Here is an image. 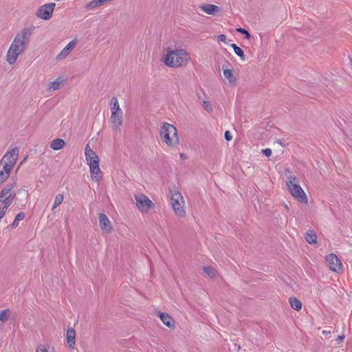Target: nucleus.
Masks as SVG:
<instances>
[{"mask_svg":"<svg viewBox=\"0 0 352 352\" xmlns=\"http://www.w3.org/2000/svg\"><path fill=\"white\" fill-rule=\"evenodd\" d=\"M31 34V30L24 28L16 35L6 54V60L10 65L14 64L18 57L25 52L29 45Z\"/></svg>","mask_w":352,"mask_h":352,"instance_id":"obj_1","label":"nucleus"},{"mask_svg":"<svg viewBox=\"0 0 352 352\" xmlns=\"http://www.w3.org/2000/svg\"><path fill=\"white\" fill-rule=\"evenodd\" d=\"M190 60V55L184 48L168 47L162 59L163 63L169 67L179 68L187 65Z\"/></svg>","mask_w":352,"mask_h":352,"instance_id":"obj_2","label":"nucleus"},{"mask_svg":"<svg viewBox=\"0 0 352 352\" xmlns=\"http://www.w3.org/2000/svg\"><path fill=\"white\" fill-rule=\"evenodd\" d=\"M160 136L162 143L168 148L178 146L179 139L176 127L168 122H164L160 129Z\"/></svg>","mask_w":352,"mask_h":352,"instance_id":"obj_3","label":"nucleus"},{"mask_svg":"<svg viewBox=\"0 0 352 352\" xmlns=\"http://www.w3.org/2000/svg\"><path fill=\"white\" fill-rule=\"evenodd\" d=\"M285 174L287 175L286 185L289 192L298 201L307 204L308 203V198L303 189L298 184L296 177L292 175L288 169L285 170Z\"/></svg>","mask_w":352,"mask_h":352,"instance_id":"obj_4","label":"nucleus"},{"mask_svg":"<svg viewBox=\"0 0 352 352\" xmlns=\"http://www.w3.org/2000/svg\"><path fill=\"white\" fill-rule=\"evenodd\" d=\"M170 204L175 214L179 217H184L186 212L184 208L185 201L182 193L176 188L170 190Z\"/></svg>","mask_w":352,"mask_h":352,"instance_id":"obj_5","label":"nucleus"},{"mask_svg":"<svg viewBox=\"0 0 352 352\" xmlns=\"http://www.w3.org/2000/svg\"><path fill=\"white\" fill-rule=\"evenodd\" d=\"M19 154L18 147L13 148L11 151L6 153L0 161V167L8 170H12L16 164Z\"/></svg>","mask_w":352,"mask_h":352,"instance_id":"obj_6","label":"nucleus"},{"mask_svg":"<svg viewBox=\"0 0 352 352\" xmlns=\"http://www.w3.org/2000/svg\"><path fill=\"white\" fill-rule=\"evenodd\" d=\"M15 184H8L0 192V204L8 208L14 201L16 193L13 191Z\"/></svg>","mask_w":352,"mask_h":352,"instance_id":"obj_7","label":"nucleus"},{"mask_svg":"<svg viewBox=\"0 0 352 352\" xmlns=\"http://www.w3.org/2000/svg\"><path fill=\"white\" fill-rule=\"evenodd\" d=\"M136 206L142 212H147L151 208L154 207L153 201L146 195L139 193L135 195Z\"/></svg>","mask_w":352,"mask_h":352,"instance_id":"obj_8","label":"nucleus"},{"mask_svg":"<svg viewBox=\"0 0 352 352\" xmlns=\"http://www.w3.org/2000/svg\"><path fill=\"white\" fill-rule=\"evenodd\" d=\"M56 4L50 3L41 6L36 11V15L38 18L47 21L52 18Z\"/></svg>","mask_w":352,"mask_h":352,"instance_id":"obj_9","label":"nucleus"},{"mask_svg":"<svg viewBox=\"0 0 352 352\" xmlns=\"http://www.w3.org/2000/svg\"><path fill=\"white\" fill-rule=\"evenodd\" d=\"M326 261L331 271L336 273H340L343 271L342 263L335 254L327 255L326 256Z\"/></svg>","mask_w":352,"mask_h":352,"instance_id":"obj_10","label":"nucleus"},{"mask_svg":"<svg viewBox=\"0 0 352 352\" xmlns=\"http://www.w3.org/2000/svg\"><path fill=\"white\" fill-rule=\"evenodd\" d=\"M85 154L86 161L89 166L90 164H99L100 160L96 153L93 151L89 144H87L85 148Z\"/></svg>","mask_w":352,"mask_h":352,"instance_id":"obj_11","label":"nucleus"},{"mask_svg":"<svg viewBox=\"0 0 352 352\" xmlns=\"http://www.w3.org/2000/svg\"><path fill=\"white\" fill-rule=\"evenodd\" d=\"M76 43L77 41L76 40H72V41H70L57 55L56 59L63 60L65 58L70 54L72 50L75 47Z\"/></svg>","mask_w":352,"mask_h":352,"instance_id":"obj_12","label":"nucleus"},{"mask_svg":"<svg viewBox=\"0 0 352 352\" xmlns=\"http://www.w3.org/2000/svg\"><path fill=\"white\" fill-rule=\"evenodd\" d=\"M98 219L100 228L102 230H105L107 233L111 232L112 227L111 226V222L107 215L103 213H100Z\"/></svg>","mask_w":352,"mask_h":352,"instance_id":"obj_13","label":"nucleus"},{"mask_svg":"<svg viewBox=\"0 0 352 352\" xmlns=\"http://www.w3.org/2000/svg\"><path fill=\"white\" fill-rule=\"evenodd\" d=\"M91 177L96 182H100L102 179V171L99 167V164H93L89 165Z\"/></svg>","mask_w":352,"mask_h":352,"instance_id":"obj_14","label":"nucleus"},{"mask_svg":"<svg viewBox=\"0 0 352 352\" xmlns=\"http://www.w3.org/2000/svg\"><path fill=\"white\" fill-rule=\"evenodd\" d=\"M111 120L114 129H118L122 124V111H112Z\"/></svg>","mask_w":352,"mask_h":352,"instance_id":"obj_15","label":"nucleus"},{"mask_svg":"<svg viewBox=\"0 0 352 352\" xmlns=\"http://www.w3.org/2000/svg\"><path fill=\"white\" fill-rule=\"evenodd\" d=\"M157 316L160 317L162 322L170 329L175 328V322L173 318L168 314L158 312Z\"/></svg>","mask_w":352,"mask_h":352,"instance_id":"obj_16","label":"nucleus"},{"mask_svg":"<svg viewBox=\"0 0 352 352\" xmlns=\"http://www.w3.org/2000/svg\"><path fill=\"white\" fill-rule=\"evenodd\" d=\"M66 339L68 347L74 349L76 344V332L73 328H69L66 333Z\"/></svg>","mask_w":352,"mask_h":352,"instance_id":"obj_17","label":"nucleus"},{"mask_svg":"<svg viewBox=\"0 0 352 352\" xmlns=\"http://www.w3.org/2000/svg\"><path fill=\"white\" fill-rule=\"evenodd\" d=\"M223 73L224 77L229 81L230 84H234L236 82V78L234 76L232 69L225 68L224 66H223Z\"/></svg>","mask_w":352,"mask_h":352,"instance_id":"obj_18","label":"nucleus"},{"mask_svg":"<svg viewBox=\"0 0 352 352\" xmlns=\"http://www.w3.org/2000/svg\"><path fill=\"white\" fill-rule=\"evenodd\" d=\"M200 8L208 14H214L219 10L217 6L212 4H205L200 6Z\"/></svg>","mask_w":352,"mask_h":352,"instance_id":"obj_19","label":"nucleus"},{"mask_svg":"<svg viewBox=\"0 0 352 352\" xmlns=\"http://www.w3.org/2000/svg\"><path fill=\"white\" fill-rule=\"evenodd\" d=\"M62 82L63 79L61 78H58L56 80L50 82L47 85V90L48 91H54L58 90L60 89Z\"/></svg>","mask_w":352,"mask_h":352,"instance_id":"obj_20","label":"nucleus"},{"mask_svg":"<svg viewBox=\"0 0 352 352\" xmlns=\"http://www.w3.org/2000/svg\"><path fill=\"white\" fill-rule=\"evenodd\" d=\"M65 145V142L61 138H56L52 141L50 147L56 151L63 148Z\"/></svg>","mask_w":352,"mask_h":352,"instance_id":"obj_21","label":"nucleus"},{"mask_svg":"<svg viewBox=\"0 0 352 352\" xmlns=\"http://www.w3.org/2000/svg\"><path fill=\"white\" fill-rule=\"evenodd\" d=\"M305 239L307 243H309V244H314V243H316L317 242L316 234L311 230H309L307 232V233H306V234L305 236Z\"/></svg>","mask_w":352,"mask_h":352,"instance_id":"obj_22","label":"nucleus"},{"mask_svg":"<svg viewBox=\"0 0 352 352\" xmlns=\"http://www.w3.org/2000/svg\"><path fill=\"white\" fill-rule=\"evenodd\" d=\"M291 307L296 311H300L302 309L301 302L296 298H290L289 299Z\"/></svg>","mask_w":352,"mask_h":352,"instance_id":"obj_23","label":"nucleus"},{"mask_svg":"<svg viewBox=\"0 0 352 352\" xmlns=\"http://www.w3.org/2000/svg\"><path fill=\"white\" fill-rule=\"evenodd\" d=\"M11 170L3 169V167H0V184L3 183L10 176Z\"/></svg>","mask_w":352,"mask_h":352,"instance_id":"obj_24","label":"nucleus"},{"mask_svg":"<svg viewBox=\"0 0 352 352\" xmlns=\"http://www.w3.org/2000/svg\"><path fill=\"white\" fill-rule=\"evenodd\" d=\"M231 47L233 48V50L234 51V53L238 56H239L242 60H245V55H244L243 50L241 47H239V46H237L234 43H232L231 45Z\"/></svg>","mask_w":352,"mask_h":352,"instance_id":"obj_25","label":"nucleus"},{"mask_svg":"<svg viewBox=\"0 0 352 352\" xmlns=\"http://www.w3.org/2000/svg\"><path fill=\"white\" fill-rule=\"evenodd\" d=\"M10 315V311L9 309H4L0 311V321L2 322H6L8 320V318Z\"/></svg>","mask_w":352,"mask_h":352,"instance_id":"obj_26","label":"nucleus"},{"mask_svg":"<svg viewBox=\"0 0 352 352\" xmlns=\"http://www.w3.org/2000/svg\"><path fill=\"white\" fill-rule=\"evenodd\" d=\"M25 213L24 212H19L16 214L15 217L14 222L11 224V227L12 228H15L18 226L19 222L21 220H23L25 218Z\"/></svg>","mask_w":352,"mask_h":352,"instance_id":"obj_27","label":"nucleus"},{"mask_svg":"<svg viewBox=\"0 0 352 352\" xmlns=\"http://www.w3.org/2000/svg\"><path fill=\"white\" fill-rule=\"evenodd\" d=\"M109 108L111 110H120L118 100L116 97H113L109 102Z\"/></svg>","mask_w":352,"mask_h":352,"instance_id":"obj_28","label":"nucleus"},{"mask_svg":"<svg viewBox=\"0 0 352 352\" xmlns=\"http://www.w3.org/2000/svg\"><path fill=\"white\" fill-rule=\"evenodd\" d=\"M63 199H64V197H63V194H58L55 197V200H54V202L52 209L54 210L56 207H58L59 205H60L62 204V202L63 201Z\"/></svg>","mask_w":352,"mask_h":352,"instance_id":"obj_29","label":"nucleus"},{"mask_svg":"<svg viewBox=\"0 0 352 352\" xmlns=\"http://www.w3.org/2000/svg\"><path fill=\"white\" fill-rule=\"evenodd\" d=\"M204 271L206 273L210 278H214L217 276V270L212 267H204Z\"/></svg>","mask_w":352,"mask_h":352,"instance_id":"obj_30","label":"nucleus"},{"mask_svg":"<svg viewBox=\"0 0 352 352\" xmlns=\"http://www.w3.org/2000/svg\"><path fill=\"white\" fill-rule=\"evenodd\" d=\"M236 31L238 32H240V33L244 34L245 38L248 39L250 38V37H251L250 33L244 28H237Z\"/></svg>","mask_w":352,"mask_h":352,"instance_id":"obj_31","label":"nucleus"},{"mask_svg":"<svg viewBox=\"0 0 352 352\" xmlns=\"http://www.w3.org/2000/svg\"><path fill=\"white\" fill-rule=\"evenodd\" d=\"M8 208L5 206H0V220L6 214Z\"/></svg>","mask_w":352,"mask_h":352,"instance_id":"obj_32","label":"nucleus"},{"mask_svg":"<svg viewBox=\"0 0 352 352\" xmlns=\"http://www.w3.org/2000/svg\"><path fill=\"white\" fill-rule=\"evenodd\" d=\"M36 352H48L45 345L40 344L37 346Z\"/></svg>","mask_w":352,"mask_h":352,"instance_id":"obj_33","label":"nucleus"},{"mask_svg":"<svg viewBox=\"0 0 352 352\" xmlns=\"http://www.w3.org/2000/svg\"><path fill=\"white\" fill-rule=\"evenodd\" d=\"M262 153L267 157H270L272 155V150L270 148L263 149Z\"/></svg>","mask_w":352,"mask_h":352,"instance_id":"obj_34","label":"nucleus"},{"mask_svg":"<svg viewBox=\"0 0 352 352\" xmlns=\"http://www.w3.org/2000/svg\"><path fill=\"white\" fill-rule=\"evenodd\" d=\"M226 36L225 34H220L218 36L217 40L221 42H226Z\"/></svg>","mask_w":352,"mask_h":352,"instance_id":"obj_35","label":"nucleus"},{"mask_svg":"<svg viewBox=\"0 0 352 352\" xmlns=\"http://www.w3.org/2000/svg\"><path fill=\"white\" fill-rule=\"evenodd\" d=\"M225 138L227 141H230L232 139V136L230 134V131H226L225 132Z\"/></svg>","mask_w":352,"mask_h":352,"instance_id":"obj_36","label":"nucleus"},{"mask_svg":"<svg viewBox=\"0 0 352 352\" xmlns=\"http://www.w3.org/2000/svg\"><path fill=\"white\" fill-rule=\"evenodd\" d=\"M203 105H204V107L205 109H208V108H210V103L208 101H204V103H203Z\"/></svg>","mask_w":352,"mask_h":352,"instance_id":"obj_37","label":"nucleus"},{"mask_svg":"<svg viewBox=\"0 0 352 352\" xmlns=\"http://www.w3.org/2000/svg\"><path fill=\"white\" fill-rule=\"evenodd\" d=\"M344 338H345V337H344V335H342V336H338V338H337V341H342V340H343L344 339Z\"/></svg>","mask_w":352,"mask_h":352,"instance_id":"obj_38","label":"nucleus"},{"mask_svg":"<svg viewBox=\"0 0 352 352\" xmlns=\"http://www.w3.org/2000/svg\"><path fill=\"white\" fill-rule=\"evenodd\" d=\"M330 332H331L330 331L324 330V331H322V334L327 335L328 333H330Z\"/></svg>","mask_w":352,"mask_h":352,"instance_id":"obj_39","label":"nucleus"},{"mask_svg":"<svg viewBox=\"0 0 352 352\" xmlns=\"http://www.w3.org/2000/svg\"><path fill=\"white\" fill-rule=\"evenodd\" d=\"M180 157H181L182 158H184H184H185V155H184V153H181V154H180Z\"/></svg>","mask_w":352,"mask_h":352,"instance_id":"obj_40","label":"nucleus"},{"mask_svg":"<svg viewBox=\"0 0 352 352\" xmlns=\"http://www.w3.org/2000/svg\"><path fill=\"white\" fill-rule=\"evenodd\" d=\"M27 159V157L24 158V160H23V161L21 162L20 164H21L23 162H25V160Z\"/></svg>","mask_w":352,"mask_h":352,"instance_id":"obj_41","label":"nucleus"}]
</instances>
